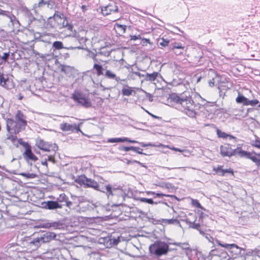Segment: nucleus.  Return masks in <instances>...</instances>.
I'll return each mask as SVG.
<instances>
[{"instance_id": "obj_58", "label": "nucleus", "mask_w": 260, "mask_h": 260, "mask_svg": "<svg viewBox=\"0 0 260 260\" xmlns=\"http://www.w3.org/2000/svg\"><path fill=\"white\" fill-rule=\"evenodd\" d=\"M146 95L148 98V100L150 102H152L153 100V96L149 93H146Z\"/></svg>"}, {"instance_id": "obj_26", "label": "nucleus", "mask_w": 260, "mask_h": 260, "mask_svg": "<svg viewBox=\"0 0 260 260\" xmlns=\"http://www.w3.org/2000/svg\"><path fill=\"white\" fill-rule=\"evenodd\" d=\"M19 175L23 176L26 179H33L37 177V175L34 173H21Z\"/></svg>"}, {"instance_id": "obj_8", "label": "nucleus", "mask_w": 260, "mask_h": 260, "mask_svg": "<svg viewBox=\"0 0 260 260\" xmlns=\"http://www.w3.org/2000/svg\"><path fill=\"white\" fill-rule=\"evenodd\" d=\"M220 154L223 157H231L236 155L237 154H238L240 156V152L243 151L241 149L240 147H238L236 149H233L232 146L229 144H224L221 145L220 147Z\"/></svg>"}, {"instance_id": "obj_50", "label": "nucleus", "mask_w": 260, "mask_h": 260, "mask_svg": "<svg viewBox=\"0 0 260 260\" xmlns=\"http://www.w3.org/2000/svg\"><path fill=\"white\" fill-rule=\"evenodd\" d=\"M11 12L9 11H6L2 10H0V15L6 16L7 17H9V15H10Z\"/></svg>"}, {"instance_id": "obj_2", "label": "nucleus", "mask_w": 260, "mask_h": 260, "mask_svg": "<svg viewBox=\"0 0 260 260\" xmlns=\"http://www.w3.org/2000/svg\"><path fill=\"white\" fill-rule=\"evenodd\" d=\"M26 125V117L21 110L17 111L15 116V120L11 118L7 120V131L15 135L24 129Z\"/></svg>"}, {"instance_id": "obj_34", "label": "nucleus", "mask_w": 260, "mask_h": 260, "mask_svg": "<svg viewBox=\"0 0 260 260\" xmlns=\"http://www.w3.org/2000/svg\"><path fill=\"white\" fill-rule=\"evenodd\" d=\"M187 223L189 225V228L199 230L200 224L199 223H196L195 221H194L193 222L188 221L187 222Z\"/></svg>"}, {"instance_id": "obj_1", "label": "nucleus", "mask_w": 260, "mask_h": 260, "mask_svg": "<svg viewBox=\"0 0 260 260\" xmlns=\"http://www.w3.org/2000/svg\"><path fill=\"white\" fill-rule=\"evenodd\" d=\"M171 100L176 104L177 107L190 118H196L197 115L196 105L190 96H179L174 94L171 96Z\"/></svg>"}, {"instance_id": "obj_11", "label": "nucleus", "mask_w": 260, "mask_h": 260, "mask_svg": "<svg viewBox=\"0 0 260 260\" xmlns=\"http://www.w3.org/2000/svg\"><path fill=\"white\" fill-rule=\"evenodd\" d=\"M217 243L218 244V245L226 248L234 254L238 255L241 253V248L235 244H222L218 240L217 241Z\"/></svg>"}, {"instance_id": "obj_13", "label": "nucleus", "mask_w": 260, "mask_h": 260, "mask_svg": "<svg viewBox=\"0 0 260 260\" xmlns=\"http://www.w3.org/2000/svg\"><path fill=\"white\" fill-rule=\"evenodd\" d=\"M0 85L7 89H11L13 87L12 82L8 77H5L4 74L1 73H0Z\"/></svg>"}, {"instance_id": "obj_49", "label": "nucleus", "mask_w": 260, "mask_h": 260, "mask_svg": "<svg viewBox=\"0 0 260 260\" xmlns=\"http://www.w3.org/2000/svg\"><path fill=\"white\" fill-rule=\"evenodd\" d=\"M81 47L79 46H70L68 47H64L63 49H67V50H75L76 49H81Z\"/></svg>"}, {"instance_id": "obj_45", "label": "nucleus", "mask_w": 260, "mask_h": 260, "mask_svg": "<svg viewBox=\"0 0 260 260\" xmlns=\"http://www.w3.org/2000/svg\"><path fill=\"white\" fill-rule=\"evenodd\" d=\"M134 148L135 149H132L131 150H133V151H134L135 152H136L137 153H138L139 154L146 155V153H144L142 152V150H143L142 149H141L140 148L137 147H134Z\"/></svg>"}, {"instance_id": "obj_39", "label": "nucleus", "mask_w": 260, "mask_h": 260, "mask_svg": "<svg viewBox=\"0 0 260 260\" xmlns=\"http://www.w3.org/2000/svg\"><path fill=\"white\" fill-rule=\"evenodd\" d=\"M104 242L106 243V244L107 245V247H109V246L112 247L113 246V245H112V244H113L112 241V236L105 238Z\"/></svg>"}, {"instance_id": "obj_14", "label": "nucleus", "mask_w": 260, "mask_h": 260, "mask_svg": "<svg viewBox=\"0 0 260 260\" xmlns=\"http://www.w3.org/2000/svg\"><path fill=\"white\" fill-rule=\"evenodd\" d=\"M44 208L49 210H54L62 208L63 205L58 203L56 201H49L44 203Z\"/></svg>"}, {"instance_id": "obj_54", "label": "nucleus", "mask_w": 260, "mask_h": 260, "mask_svg": "<svg viewBox=\"0 0 260 260\" xmlns=\"http://www.w3.org/2000/svg\"><path fill=\"white\" fill-rule=\"evenodd\" d=\"M72 198L73 200H75V199L76 198L78 199V202H75V203H80L82 202V197H77L76 196H72Z\"/></svg>"}, {"instance_id": "obj_18", "label": "nucleus", "mask_w": 260, "mask_h": 260, "mask_svg": "<svg viewBox=\"0 0 260 260\" xmlns=\"http://www.w3.org/2000/svg\"><path fill=\"white\" fill-rule=\"evenodd\" d=\"M158 75V73L156 72H154L152 74L147 73L144 75V76H143V77L145 81L152 82L155 80Z\"/></svg>"}, {"instance_id": "obj_31", "label": "nucleus", "mask_w": 260, "mask_h": 260, "mask_svg": "<svg viewBox=\"0 0 260 260\" xmlns=\"http://www.w3.org/2000/svg\"><path fill=\"white\" fill-rule=\"evenodd\" d=\"M47 4V2H45L44 0H39L38 3L35 4L33 5V8L36 9V8H41Z\"/></svg>"}, {"instance_id": "obj_24", "label": "nucleus", "mask_w": 260, "mask_h": 260, "mask_svg": "<svg viewBox=\"0 0 260 260\" xmlns=\"http://www.w3.org/2000/svg\"><path fill=\"white\" fill-rule=\"evenodd\" d=\"M24 13L25 17L28 18V24H30L33 21L35 20V18L29 10L26 9L24 11Z\"/></svg>"}, {"instance_id": "obj_15", "label": "nucleus", "mask_w": 260, "mask_h": 260, "mask_svg": "<svg viewBox=\"0 0 260 260\" xmlns=\"http://www.w3.org/2000/svg\"><path fill=\"white\" fill-rule=\"evenodd\" d=\"M63 223L61 221H54L52 222H46L42 224L43 228H52L54 229H60L62 228Z\"/></svg>"}, {"instance_id": "obj_63", "label": "nucleus", "mask_w": 260, "mask_h": 260, "mask_svg": "<svg viewBox=\"0 0 260 260\" xmlns=\"http://www.w3.org/2000/svg\"><path fill=\"white\" fill-rule=\"evenodd\" d=\"M65 28H66L67 29H68L69 30H72L73 26L72 24L69 23V24H68L67 27H65Z\"/></svg>"}, {"instance_id": "obj_9", "label": "nucleus", "mask_w": 260, "mask_h": 260, "mask_svg": "<svg viewBox=\"0 0 260 260\" xmlns=\"http://www.w3.org/2000/svg\"><path fill=\"white\" fill-rule=\"evenodd\" d=\"M72 99L78 104L85 108L91 106V103L86 97V95L82 92L79 91H75L72 95Z\"/></svg>"}, {"instance_id": "obj_16", "label": "nucleus", "mask_w": 260, "mask_h": 260, "mask_svg": "<svg viewBox=\"0 0 260 260\" xmlns=\"http://www.w3.org/2000/svg\"><path fill=\"white\" fill-rule=\"evenodd\" d=\"M41 237L43 239V242L45 243L49 242L53 239H55V238L56 237V235L53 232H48L44 234Z\"/></svg>"}, {"instance_id": "obj_41", "label": "nucleus", "mask_w": 260, "mask_h": 260, "mask_svg": "<svg viewBox=\"0 0 260 260\" xmlns=\"http://www.w3.org/2000/svg\"><path fill=\"white\" fill-rule=\"evenodd\" d=\"M132 149H135L134 146L126 147L124 146H120L119 147V150L126 152L131 150Z\"/></svg>"}, {"instance_id": "obj_59", "label": "nucleus", "mask_w": 260, "mask_h": 260, "mask_svg": "<svg viewBox=\"0 0 260 260\" xmlns=\"http://www.w3.org/2000/svg\"><path fill=\"white\" fill-rule=\"evenodd\" d=\"M82 124V123H80L79 124H76V126L75 128V130H76L77 132H80L83 134V132L81 131L80 129V126Z\"/></svg>"}, {"instance_id": "obj_33", "label": "nucleus", "mask_w": 260, "mask_h": 260, "mask_svg": "<svg viewBox=\"0 0 260 260\" xmlns=\"http://www.w3.org/2000/svg\"><path fill=\"white\" fill-rule=\"evenodd\" d=\"M10 19V21L12 23L13 25H15L16 24H19L18 20L16 19V17L12 14V13H10V15H9V17H8Z\"/></svg>"}, {"instance_id": "obj_35", "label": "nucleus", "mask_w": 260, "mask_h": 260, "mask_svg": "<svg viewBox=\"0 0 260 260\" xmlns=\"http://www.w3.org/2000/svg\"><path fill=\"white\" fill-rule=\"evenodd\" d=\"M133 90L131 89V87H128V88H123L122 89V93L123 95L129 96L132 94Z\"/></svg>"}, {"instance_id": "obj_12", "label": "nucleus", "mask_w": 260, "mask_h": 260, "mask_svg": "<svg viewBox=\"0 0 260 260\" xmlns=\"http://www.w3.org/2000/svg\"><path fill=\"white\" fill-rule=\"evenodd\" d=\"M118 12V7L114 3L109 4L107 6L102 8V12L104 15L115 14Z\"/></svg>"}, {"instance_id": "obj_25", "label": "nucleus", "mask_w": 260, "mask_h": 260, "mask_svg": "<svg viewBox=\"0 0 260 260\" xmlns=\"http://www.w3.org/2000/svg\"><path fill=\"white\" fill-rule=\"evenodd\" d=\"M127 138H110L108 139L107 142L109 143H119V142H124L127 141Z\"/></svg>"}, {"instance_id": "obj_43", "label": "nucleus", "mask_w": 260, "mask_h": 260, "mask_svg": "<svg viewBox=\"0 0 260 260\" xmlns=\"http://www.w3.org/2000/svg\"><path fill=\"white\" fill-rule=\"evenodd\" d=\"M112 241L113 246H116L119 242V237L115 238L112 236Z\"/></svg>"}, {"instance_id": "obj_30", "label": "nucleus", "mask_w": 260, "mask_h": 260, "mask_svg": "<svg viewBox=\"0 0 260 260\" xmlns=\"http://www.w3.org/2000/svg\"><path fill=\"white\" fill-rule=\"evenodd\" d=\"M138 200L140 201L141 202L143 203H146L149 204L153 205V204H157V202H154L152 199H147L145 198H140L138 199Z\"/></svg>"}, {"instance_id": "obj_6", "label": "nucleus", "mask_w": 260, "mask_h": 260, "mask_svg": "<svg viewBox=\"0 0 260 260\" xmlns=\"http://www.w3.org/2000/svg\"><path fill=\"white\" fill-rule=\"evenodd\" d=\"M75 181L84 187H91L95 190L99 189V183L93 179L87 178L84 175L78 176Z\"/></svg>"}, {"instance_id": "obj_61", "label": "nucleus", "mask_w": 260, "mask_h": 260, "mask_svg": "<svg viewBox=\"0 0 260 260\" xmlns=\"http://www.w3.org/2000/svg\"><path fill=\"white\" fill-rule=\"evenodd\" d=\"M154 195L155 196V197H164V196L168 197L169 196L165 194L160 193H155V194H154Z\"/></svg>"}, {"instance_id": "obj_51", "label": "nucleus", "mask_w": 260, "mask_h": 260, "mask_svg": "<svg viewBox=\"0 0 260 260\" xmlns=\"http://www.w3.org/2000/svg\"><path fill=\"white\" fill-rule=\"evenodd\" d=\"M47 161H49L51 162H52L53 164H55L56 162V160L55 159L54 156L53 155H50L48 156V158H46Z\"/></svg>"}, {"instance_id": "obj_52", "label": "nucleus", "mask_w": 260, "mask_h": 260, "mask_svg": "<svg viewBox=\"0 0 260 260\" xmlns=\"http://www.w3.org/2000/svg\"><path fill=\"white\" fill-rule=\"evenodd\" d=\"M73 205V202L69 200V198L67 199V201L65 203V205L69 208H71Z\"/></svg>"}, {"instance_id": "obj_21", "label": "nucleus", "mask_w": 260, "mask_h": 260, "mask_svg": "<svg viewBox=\"0 0 260 260\" xmlns=\"http://www.w3.org/2000/svg\"><path fill=\"white\" fill-rule=\"evenodd\" d=\"M93 69L96 70L98 76L104 75L103 71L105 69L101 65L95 63L93 65Z\"/></svg>"}, {"instance_id": "obj_46", "label": "nucleus", "mask_w": 260, "mask_h": 260, "mask_svg": "<svg viewBox=\"0 0 260 260\" xmlns=\"http://www.w3.org/2000/svg\"><path fill=\"white\" fill-rule=\"evenodd\" d=\"M7 139L8 140H10L12 143H14L16 140L17 137L15 135H10V136H8Z\"/></svg>"}, {"instance_id": "obj_40", "label": "nucleus", "mask_w": 260, "mask_h": 260, "mask_svg": "<svg viewBox=\"0 0 260 260\" xmlns=\"http://www.w3.org/2000/svg\"><path fill=\"white\" fill-rule=\"evenodd\" d=\"M217 134L218 137L222 138H226L228 136V134L219 129L217 130Z\"/></svg>"}, {"instance_id": "obj_3", "label": "nucleus", "mask_w": 260, "mask_h": 260, "mask_svg": "<svg viewBox=\"0 0 260 260\" xmlns=\"http://www.w3.org/2000/svg\"><path fill=\"white\" fill-rule=\"evenodd\" d=\"M99 189L97 191L105 193L108 199H114L115 197L118 199H124V191L120 186L115 187L111 184H106L104 186H101L99 184Z\"/></svg>"}, {"instance_id": "obj_42", "label": "nucleus", "mask_w": 260, "mask_h": 260, "mask_svg": "<svg viewBox=\"0 0 260 260\" xmlns=\"http://www.w3.org/2000/svg\"><path fill=\"white\" fill-rule=\"evenodd\" d=\"M259 102L257 100H247V104H246V106L248 105H251L252 106H254L256 104H258Z\"/></svg>"}, {"instance_id": "obj_5", "label": "nucleus", "mask_w": 260, "mask_h": 260, "mask_svg": "<svg viewBox=\"0 0 260 260\" xmlns=\"http://www.w3.org/2000/svg\"><path fill=\"white\" fill-rule=\"evenodd\" d=\"M18 142L24 148L22 153L23 158L29 166H32L33 163L38 160V157L32 152L31 146L28 142L23 141L21 139L19 140Z\"/></svg>"}, {"instance_id": "obj_47", "label": "nucleus", "mask_w": 260, "mask_h": 260, "mask_svg": "<svg viewBox=\"0 0 260 260\" xmlns=\"http://www.w3.org/2000/svg\"><path fill=\"white\" fill-rule=\"evenodd\" d=\"M9 56V53H4L3 56H1L2 59L3 60L4 62H6L7 61V59Z\"/></svg>"}, {"instance_id": "obj_10", "label": "nucleus", "mask_w": 260, "mask_h": 260, "mask_svg": "<svg viewBox=\"0 0 260 260\" xmlns=\"http://www.w3.org/2000/svg\"><path fill=\"white\" fill-rule=\"evenodd\" d=\"M240 156L246 157L254 162L258 168L260 167V154H255L243 150L240 152Z\"/></svg>"}, {"instance_id": "obj_32", "label": "nucleus", "mask_w": 260, "mask_h": 260, "mask_svg": "<svg viewBox=\"0 0 260 260\" xmlns=\"http://www.w3.org/2000/svg\"><path fill=\"white\" fill-rule=\"evenodd\" d=\"M42 243H44V242H43L41 236L35 238V247L36 248L39 247Z\"/></svg>"}, {"instance_id": "obj_57", "label": "nucleus", "mask_w": 260, "mask_h": 260, "mask_svg": "<svg viewBox=\"0 0 260 260\" xmlns=\"http://www.w3.org/2000/svg\"><path fill=\"white\" fill-rule=\"evenodd\" d=\"M228 138H229L230 140H233L234 142H236L237 141V138L232 135L228 134Z\"/></svg>"}, {"instance_id": "obj_4", "label": "nucleus", "mask_w": 260, "mask_h": 260, "mask_svg": "<svg viewBox=\"0 0 260 260\" xmlns=\"http://www.w3.org/2000/svg\"><path fill=\"white\" fill-rule=\"evenodd\" d=\"M149 249L152 254L156 257H160L167 254L169 247L167 243L159 240L150 245Z\"/></svg>"}, {"instance_id": "obj_19", "label": "nucleus", "mask_w": 260, "mask_h": 260, "mask_svg": "<svg viewBox=\"0 0 260 260\" xmlns=\"http://www.w3.org/2000/svg\"><path fill=\"white\" fill-rule=\"evenodd\" d=\"M104 75L109 79L115 80L117 81L121 80L119 77H117L116 74L110 70H106Z\"/></svg>"}, {"instance_id": "obj_23", "label": "nucleus", "mask_w": 260, "mask_h": 260, "mask_svg": "<svg viewBox=\"0 0 260 260\" xmlns=\"http://www.w3.org/2000/svg\"><path fill=\"white\" fill-rule=\"evenodd\" d=\"M248 99L239 93L238 96L236 99V101L237 103H242L244 105L246 106L247 104Z\"/></svg>"}, {"instance_id": "obj_55", "label": "nucleus", "mask_w": 260, "mask_h": 260, "mask_svg": "<svg viewBox=\"0 0 260 260\" xmlns=\"http://www.w3.org/2000/svg\"><path fill=\"white\" fill-rule=\"evenodd\" d=\"M141 39V37L140 35L131 36V40H136Z\"/></svg>"}, {"instance_id": "obj_60", "label": "nucleus", "mask_w": 260, "mask_h": 260, "mask_svg": "<svg viewBox=\"0 0 260 260\" xmlns=\"http://www.w3.org/2000/svg\"><path fill=\"white\" fill-rule=\"evenodd\" d=\"M70 69L69 66H64L62 68L61 71L64 73H66L67 71Z\"/></svg>"}, {"instance_id": "obj_36", "label": "nucleus", "mask_w": 260, "mask_h": 260, "mask_svg": "<svg viewBox=\"0 0 260 260\" xmlns=\"http://www.w3.org/2000/svg\"><path fill=\"white\" fill-rule=\"evenodd\" d=\"M184 46H183L180 43H177L175 42L174 44L172 45V46H171V49L172 50H175V49H181L183 50Z\"/></svg>"}, {"instance_id": "obj_44", "label": "nucleus", "mask_w": 260, "mask_h": 260, "mask_svg": "<svg viewBox=\"0 0 260 260\" xmlns=\"http://www.w3.org/2000/svg\"><path fill=\"white\" fill-rule=\"evenodd\" d=\"M192 205H194V206H196L199 208L203 209L202 206H201V205L200 204V203L197 200H192Z\"/></svg>"}, {"instance_id": "obj_53", "label": "nucleus", "mask_w": 260, "mask_h": 260, "mask_svg": "<svg viewBox=\"0 0 260 260\" xmlns=\"http://www.w3.org/2000/svg\"><path fill=\"white\" fill-rule=\"evenodd\" d=\"M61 16H62V18H64V16L62 14L59 13L58 12H56L55 14L53 15V17H58L59 18H62Z\"/></svg>"}, {"instance_id": "obj_29", "label": "nucleus", "mask_w": 260, "mask_h": 260, "mask_svg": "<svg viewBox=\"0 0 260 260\" xmlns=\"http://www.w3.org/2000/svg\"><path fill=\"white\" fill-rule=\"evenodd\" d=\"M162 221L164 223H168L169 224H180V222L178 220H177L176 219H174V218L170 219H163Z\"/></svg>"}, {"instance_id": "obj_7", "label": "nucleus", "mask_w": 260, "mask_h": 260, "mask_svg": "<svg viewBox=\"0 0 260 260\" xmlns=\"http://www.w3.org/2000/svg\"><path fill=\"white\" fill-rule=\"evenodd\" d=\"M35 145L40 149L46 152L53 151L54 153L58 150V146L56 144H51L38 138L36 139Z\"/></svg>"}, {"instance_id": "obj_62", "label": "nucleus", "mask_w": 260, "mask_h": 260, "mask_svg": "<svg viewBox=\"0 0 260 260\" xmlns=\"http://www.w3.org/2000/svg\"><path fill=\"white\" fill-rule=\"evenodd\" d=\"M41 164L43 166H45L47 168H48V164H47V159H45L44 160L42 161Z\"/></svg>"}, {"instance_id": "obj_17", "label": "nucleus", "mask_w": 260, "mask_h": 260, "mask_svg": "<svg viewBox=\"0 0 260 260\" xmlns=\"http://www.w3.org/2000/svg\"><path fill=\"white\" fill-rule=\"evenodd\" d=\"M60 128L63 132H73L76 126V124H70L68 123H62L60 124Z\"/></svg>"}, {"instance_id": "obj_56", "label": "nucleus", "mask_w": 260, "mask_h": 260, "mask_svg": "<svg viewBox=\"0 0 260 260\" xmlns=\"http://www.w3.org/2000/svg\"><path fill=\"white\" fill-rule=\"evenodd\" d=\"M64 20L62 22V26L63 27H67V26L68 25V24H69V23L68 22V21L67 20V18L64 17Z\"/></svg>"}, {"instance_id": "obj_48", "label": "nucleus", "mask_w": 260, "mask_h": 260, "mask_svg": "<svg viewBox=\"0 0 260 260\" xmlns=\"http://www.w3.org/2000/svg\"><path fill=\"white\" fill-rule=\"evenodd\" d=\"M222 170V166H218L217 168H213V171L216 172L219 175L221 173V171Z\"/></svg>"}, {"instance_id": "obj_27", "label": "nucleus", "mask_w": 260, "mask_h": 260, "mask_svg": "<svg viewBox=\"0 0 260 260\" xmlns=\"http://www.w3.org/2000/svg\"><path fill=\"white\" fill-rule=\"evenodd\" d=\"M52 47L56 50H60L64 48L63 43L61 41H55L52 44Z\"/></svg>"}, {"instance_id": "obj_64", "label": "nucleus", "mask_w": 260, "mask_h": 260, "mask_svg": "<svg viewBox=\"0 0 260 260\" xmlns=\"http://www.w3.org/2000/svg\"><path fill=\"white\" fill-rule=\"evenodd\" d=\"M91 57L93 59V61L96 63L98 62V60L96 58V54L92 53Z\"/></svg>"}, {"instance_id": "obj_37", "label": "nucleus", "mask_w": 260, "mask_h": 260, "mask_svg": "<svg viewBox=\"0 0 260 260\" xmlns=\"http://www.w3.org/2000/svg\"><path fill=\"white\" fill-rule=\"evenodd\" d=\"M225 173H230L232 175H234V172L231 168L227 169H222V170L221 171V173H220V176H223L225 175Z\"/></svg>"}, {"instance_id": "obj_22", "label": "nucleus", "mask_w": 260, "mask_h": 260, "mask_svg": "<svg viewBox=\"0 0 260 260\" xmlns=\"http://www.w3.org/2000/svg\"><path fill=\"white\" fill-rule=\"evenodd\" d=\"M158 42L161 47H166L169 46L170 40L164 38H160L158 39Z\"/></svg>"}, {"instance_id": "obj_38", "label": "nucleus", "mask_w": 260, "mask_h": 260, "mask_svg": "<svg viewBox=\"0 0 260 260\" xmlns=\"http://www.w3.org/2000/svg\"><path fill=\"white\" fill-rule=\"evenodd\" d=\"M174 244L180 247L183 249H188L189 248L188 244L187 243H175Z\"/></svg>"}, {"instance_id": "obj_28", "label": "nucleus", "mask_w": 260, "mask_h": 260, "mask_svg": "<svg viewBox=\"0 0 260 260\" xmlns=\"http://www.w3.org/2000/svg\"><path fill=\"white\" fill-rule=\"evenodd\" d=\"M68 197L66 196V194L64 193H61L59 195V196L57 198L56 202L59 204V203H66Z\"/></svg>"}, {"instance_id": "obj_20", "label": "nucleus", "mask_w": 260, "mask_h": 260, "mask_svg": "<svg viewBox=\"0 0 260 260\" xmlns=\"http://www.w3.org/2000/svg\"><path fill=\"white\" fill-rule=\"evenodd\" d=\"M158 185L162 188L168 189L169 190L171 191H173L175 190V186L170 183L160 182Z\"/></svg>"}]
</instances>
